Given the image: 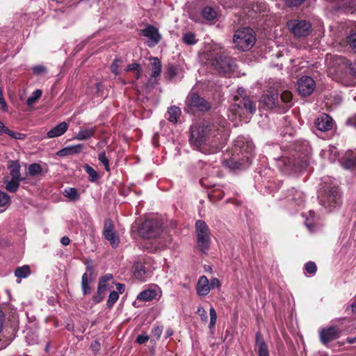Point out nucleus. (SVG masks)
Segmentation results:
<instances>
[{
    "label": "nucleus",
    "instance_id": "nucleus-1",
    "mask_svg": "<svg viewBox=\"0 0 356 356\" xmlns=\"http://www.w3.org/2000/svg\"><path fill=\"white\" fill-rule=\"evenodd\" d=\"M229 136L227 122L204 121L191 128V142L204 154H214L225 145Z\"/></svg>",
    "mask_w": 356,
    "mask_h": 356
},
{
    "label": "nucleus",
    "instance_id": "nucleus-2",
    "mask_svg": "<svg viewBox=\"0 0 356 356\" xmlns=\"http://www.w3.org/2000/svg\"><path fill=\"white\" fill-rule=\"evenodd\" d=\"M253 149L254 145L248 138L237 137L232 149V156L226 161L227 166L232 170L249 166Z\"/></svg>",
    "mask_w": 356,
    "mask_h": 356
},
{
    "label": "nucleus",
    "instance_id": "nucleus-3",
    "mask_svg": "<svg viewBox=\"0 0 356 356\" xmlns=\"http://www.w3.org/2000/svg\"><path fill=\"white\" fill-rule=\"evenodd\" d=\"M304 152L301 148L295 150L292 155L293 158L288 156L289 153H285L283 156L275 158L277 167L282 171L289 172L301 171L307 168L309 161V148L307 143H304Z\"/></svg>",
    "mask_w": 356,
    "mask_h": 356
},
{
    "label": "nucleus",
    "instance_id": "nucleus-4",
    "mask_svg": "<svg viewBox=\"0 0 356 356\" xmlns=\"http://www.w3.org/2000/svg\"><path fill=\"white\" fill-rule=\"evenodd\" d=\"M204 56L214 69L220 74H228L234 67V60L219 47H215L212 51L206 52Z\"/></svg>",
    "mask_w": 356,
    "mask_h": 356
},
{
    "label": "nucleus",
    "instance_id": "nucleus-5",
    "mask_svg": "<svg viewBox=\"0 0 356 356\" xmlns=\"http://www.w3.org/2000/svg\"><path fill=\"white\" fill-rule=\"evenodd\" d=\"M234 100L236 102L230 106L228 114L232 121L243 120L246 114L253 115L256 113V104L249 97L245 96L240 99L235 96Z\"/></svg>",
    "mask_w": 356,
    "mask_h": 356
},
{
    "label": "nucleus",
    "instance_id": "nucleus-6",
    "mask_svg": "<svg viewBox=\"0 0 356 356\" xmlns=\"http://www.w3.org/2000/svg\"><path fill=\"white\" fill-rule=\"evenodd\" d=\"M233 42L237 49L242 51L249 50L256 42L254 32L250 28L239 29L234 35Z\"/></svg>",
    "mask_w": 356,
    "mask_h": 356
},
{
    "label": "nucleus",
    "instance_id": "nucleus-7",
    "mask_svg": "<svg viewBox=\"0 0 356 356\" xmlns=\"http://www.w3.org/2000/svg\"><path fill=\"white\" fill-rule=\"evenodd\" d=\"M211 106L203 97H200L195 92H191L186 99L185 110L188 113H195L196 111L206 112L211 109Z\"/></svg>",
    "mask_w": 356,
    "mask_h": 356
},
{
    "label": "nucleus",
    "instance_id": "nucleus-8",
    "mask_svg": "<svg viewBox=\"0 0 356 356\" xmlns=\"http://www.w3.org/2000/svg\"><path fill=\"white\" fill-rule=\"evenodd\" d=\"M287 27L296 38H304L309 35L312 25L305 19H291L287 22Z\"/></svg>",
    "mask_w": 356,
    "mask_h": 356
},
{
    "label": "nucleus",
    "instance_id": "nucleus-9",
    "mask_svg": "<svg viewBox=\"0 0 356 356\" xmlns=\"http://www.w3.org/2000/svg\"><path fill=\"white\" fill-rule=\"evenodd\" d=\"M162 231L161 222L157 220H145L139 229V233L143 238H153L160 235Z\"/></svg>",
    "mask_w": 356,
    "mask_h": 356
},
{
    "label": "nucleus",
    "instance_id": "nucleus-10",
    "mask_svg": "<svg viewBox=\"0 0 356 356\" xmlns=\"http://www.w3.org/2000/svg\"><path fill=\"white\" fill-rule=\"evenodd\" d=\"M195 226L197 234V245L202 252H205L210 245L209 227L203 220H197Z\"/></svg>",
    "mask_w": 356,
    "mask_h": 356
},
{
    "label": "nucleus",
    "instance_id": "nucleus-11",
    "mask_svg": "<svg viewBox=\"0 0 356 356\" xmlns=\"http://www.w3.org/2000/svg\"><path fill=\"white\" fill-rule=\"evenodd\" d=\"M103 236L110 242L113 248H116L120 243V238L116 231L115 230L113 221L107 218L104 223Z\"/></svg>",
    "mask_w": 356,
    "mask_h": 356
},
{
    "label": "nucleus",
    "instance_id": "nucleus-12",
    "mask_svg": "<svg viewBox=\"0 0 356 356\" xmlns=\"http://www.w3.org/2000/svg\"><path fill=\"white\" fill-rule=\"evenodd\" d=\"M299 94L302 96H309L316 88L314 80L309 76H302L297 82Z\"/></svg>",
    "mask_w": 356,
    "mask_h": 356
},
{
    "label": "nucleus",
    "instance_id": "nucleus-13",
    "mask_svg": "<svg viewBox=\"0 0 356 356\" xmlns=\"http://www.w3.org/2000/svg\"><path fill=\"white\" fill-rule=\"evenodd\" d=\"M279 95L277 92H270L262 95L259 100V105L264 109H272L279 106Z\"/></svg>",
    "mask_w": 356,
    "mask_h": 356
},
{
    "label": "nucleus",
    "instance_id": "nucleus-14",
    "mask_svg": "<svg viewBox=\"0 0 356 356\" xmlns=\"http://www.w3.org/2000/svg\"><path fill=\"white\" fill-rule=\"evenodd\" d=\"M143 36L148 38L147 44L149 47H152L157 44L161 39V36L159 33L156 28L153 26L149 25L145 29L142 31Z\"/></svg>",
    "mask_w": 356,
    "mask_h": 356
},
{
    "label": "nucleus",
    "instance_id": "nucleus-15",
    "mask_svg": "<svg viewBox=\"0 0 356 356\" xmlns=\"http://www.w3.org/2000/svg\"><path fill=\"white\" fill-rule=\"evenodd\" d=\"M339 330L336 326H330L323 328L320 331V339L324 345H327L329 342L339 338Z\"/></svg>",
    "mask_w": 356,
    "mask_h": 356
},
{
    "label": "nucleus",
    "instance_id": "nucleus-16",
    "mask_svg": "<svg viewBox=\"0 0 356 356\" xmlns=\"http://www.w3.org/2000/svg\"><path fill=\"white\" fill-rule=\"evenodd\" d=\"M315 124L319 131H327L332 129L334 122L330 115L323 113L316 119Z\"/></svg>",
    "mask_w": 356,
    "mask_h": 356
},
{
    "label": "nucleus",
    "instance_id": "nucleus-17",
    "mask_svg": "<svg viewBox=\"0 0 356 356\" xmlns=\"http://www.w3.org/2000/svg\"><path fill=\"white\" fill-rule=\"evenodd\" d=\"M255 351L258 356H269L268 346L259 332L255 335Z\"/></svg>",
    "mask_w": 356,
    "mask_h": 356
},
{
    "label": "nucleus",
    "instance_id": "nucleus-18",
    "mask_svg": "<svg viewBox=\"0 0 356 356\" xmlns=\"http://www.w3.org/2000/svg\"><path fill=\"white\" fill-rule=\"evenodd\" d=\"M113 280V277L111 273H107L102 276L98 282L97 289L99 291H102L104 293H106L108 291H111L113 288V284H114Z\"/></svg>",
    "mask_w": 356,
    "mask_h": 356
},
{
    "label": "nucleus",
    "instance_id": "nucleus-19",
    "mask_svg": "<svg viewBox=\"0 0 356 356\" xmlns=\"http://www.w3.org/2000/svg\"><path fill=\"white\" fill-rule=\"evenodd\" d=\"M97 131V126H88L81 127L79 132L74 136V138L79 140H84L94 136Z\"/></svg>",
    "mask_w": 356,
    "mask_h": 356
},
{
    "label": "nucleus",
    "instance_id": "nucleus-20",
    "mask_svg": "<svg viewBox=\"0 0 356 356\" xmlns=\"http://www.w3.org/2000/svg\"><path fill=\"white\" fill-rule=\"evenodd\" d=\"M196 291L197 293L200 296H205L209 293V281L206 276L203 275L199 278L196 286Z\"/></svg>",
    "mask_w": 356,
    "mask_h": 356
},
{
    "label": "nucleus",
    "instance_id": "nucleus-21",
    "mask_svg": "<svg viewBox=\"0 0 356 356\" xmlns=\"http://www.w3.org/2000/svg\"><path fill=\"white\" fill-rule=\"evenodd\" d=\"M83 148L84 145L83 144L70 145L60 149L56 154L62 157L74 155L80 153L83 149Z\"/></svg>",
    "mask_w": 356,
    "mask_h": 356
},
{
    "label": "nucleus",
    "instance_id": "nucleus-22",
    "mask_svg": "<svg viewBox=\"0 0 356 356\" xmlns=\"http://www.w3.org/2000/svg\"><path fill=\"white\" fill-rule=\"evenodd\" d=\"M68 129V124L65 122H62L58 125L49 130L47 134L48 138H53L59 137L63 135Z\"/></svg>",
    "mask_w": 356,
    "mask_h": 356
},
{
    "label": "nucleus",
    "instance_id": "nucleus-23",
    "mask_svg": "<svg viewBox=\"0 0 356 356\" xmlns=\"http://www.w3.org/2000/svg\"><path fill=\"white\" fill-rule=\"evenodd\" d=\"M339 6L346 13H356V0H340Z\"/></svg>",
    "mask_w": 356,
    "mask_h": 356
},
{
    "label": "nucleus",
    "instance_id": "nucleus-24",
    "mask_svg": "<svg viewBox=\"0 0 356 356\" xmlns=\"http://www.w3.org/2000/svg\"><path fill=\"white\" fill-rule=\"evenodd\" d=\"M11 178L23 180L20 177V165L18 161H10L8 165Z\"/></svg>",
    "mask_w": 356,
    "mask_h": 356
},
{
    "label": "nucleus",
    "instance_id": "nucleus-25",
    "mask_svg": "<svg viewBox=\"0 0 356 356\" xmlns=\"http://www.w3.org/2000/svg\"><path fill=\"white\" fill-rule=\"evenodd\" d=\"M157 296V293L156 290L154 289H147L140 292L138 296L137 299L141 301H150L153 299H155Z\"/></svg>",
    "mask_w": 356,
    "mask_h": 356
},
{
    "label": "nucleus",
    "instance_id": "nucleus-26",
    "mask_svg": "<svg viewBox=\"0 0 356 356\" xmlns=\"http://www.w3.org/2000/svg\"><path fill=\"white\" fill-rule=\"evenodd\" d=\"M289 195L287 197L289 200L294 201L298 204H301L304 201V195L301 191H299L294 188L289 191Z\"/></svg>",
    "mask_w": 356,
    "mask_h": 356
},
{
    "label": "nucleus",
    "instance_id": "nucleus-27",
    "mask_svg": "<svg viewBox=\"0 0 356 356\" xmlns=\"http://www.w3.org/2000/svg\"><path fill=\"white\" fill-rule=\"evenodd\" d=\"M168 120L171 122L176 123L181 115V109L175 106H171L168 108Z\"/></svg>",
    "mask_w": 356,
    "mask_h": 356
},
{
    "label": "nucleus",
    "instance_id": "nucleus-28",
    "mask_svg": "<svg viewBox=\"0 0 356 356\" xmlns=\"http://www.w3.org/2000/svg\"><path fill=\"white\" fill-rule=\"evenodd\" d=\"M151 66L152 76L155 78L159 76L161 71V63L160 60L156 57L153 58L152 59Z\"/></svg>",
    "mask_w": 356,
    "mask_h": 356
},
{
    "label": "nucleus",
    "instance_id": "nucleus-29",
    "mask_svg": "<svg viewBox=\"0 0 356 356\" xmlns=\"http://www.w3.org/2000/svg\"><path fill=\"white\" fill-rule=\"evenodd\" d=\"M21 181L22 179L14 178H11L9 180H5L6 189L10 193L16 192L19 188V182Z\"/></svg>",
    "mask_w": 356,
    "mask_h": 356
},
{
    "label": "nucleus",
    "instance_id": "nucleus-30",
    "mask_svg": "<svg viewBox=\"0 0 356 356\" xmlns=\"http://www.w3.org/2000/svg\"><path fill=\"white\" fill-rule=\"evenodd\" d=\"M65 197H67L70 201L75 202L79 199V194L75 188H67L63 191Z\"/></svg>",
    "mask_w": 356,
    "mask_h": 356
},
{
    "label": "nucleus",
    "instance_id": "nucleus-31",
    "mask_svg": "<svg viewBox=\"0 0 356 356\" xmlns=\"http://www.w3.org/2000/svg\"><path fill=\"white\" fill-rule=\"evenodd\" d=\"M202 15L207 20H212L217 16V12L213 8L207 6L203 8Z\"/></svg>",
    "mask_w": 356,
    "mask_h": 356
},
{
    "label": "nucleus",
    "instance_id": "nucleus-32",
    "mask_svg": "<svg viewBox=\"0 0 356 356\" xmlns=\"http://www.w3.org/2000/svg\"><path fill=\"white\" fill-rule=\"evenodd\" d=\"M10 203V197L4 192L0 191V213L4 211Z\"/></svg>",
    "mask_w": 356,
    "mask_h": 356
},
{
    "label": "nucleus",
    "instance_id": "nucleus-33",
    "mask_svg": "<svg viewBox=\"0 0 356 356\" xmlns=\"http://www.w3.org/2000/svg\"><path fill=\"white\" fill-rule=\"evenodd\" d=\"M347 42L353 49H356V22L351 27L350 34L347 37Z\"/></svg>",
    "mask_w": 356,
    "mask_h": 356
},
{
    "label": "nucleus",
    "instance_id": "nucleus-34",
    "mask_svg": "<svg viewBox=\"0 0 356 356\" xmlns=\"http://www.w3.org/2000/svg\"><path fill=\"white\" fill-rule=\"evenodd\" d=\"M328 155L329 160L333 162L337 158V149L335 147H329L328 149H323L321 152V156H325Z\"/></svg>",
    "mask_w": 356,
    "mask_h": 356
},
{
    "label": "nucleus",
    "instance_id": "nucleus-35",
    "mask_svg": "<svg viewBox=\"0 0 356 356\" xmlns=\"http://www.w3.org/2000/svg\"><path fill=\"white\" fill-rule=\"evenodd\" d=\"M31 273L29 266H23L17 268L15 271V275L18 278H26Z\"/></svg>",
    "mask_w": 356,
    "mask_h": 356
},
{
    "label": "nucleus",
    "instance_id": "nucleus-36",
    "mask_svg": "<svg viewBox=\"0 0 356 356\" xmlns=\"http://www.w3.org/2000/svg\"><path fill=\"white\" fill-rule=\"evenodd\" d=\"M342 165L346 169H351L356 167V153L352 156L347 154Z\"/></svg>",
    "mask_w": 356,
    "mask_h": 356
},
{
    "label": "nucleus",
    "instance_id": "nucleus-37",
    "mask_svg": "<svg viewBox=\"0 0 356 356\" xmlns=\"http://www.w3.org/2000/svg\"><path fill=\"white\" fill-rule=\"evenodd\" d=\"M42 91L40 89H37L35 90L31 96L28 98L26 101V104L29 106L34 104L42 96Z\"/></svg>",
    "mask_w": 356,
    "mask_h": 356
},
{
    "label": "nucleus",
    "instance_id": "nucleus-38",
    "mask_svg": "<svg viewBox=\"0 0 356 356\" xmlns=\"http://www.w3.org/2000/svg\"><path fill=\"white\" fill-rule=\"evenodd\" d=\"M42 167L38 163H32L28 168V172L31 176H37L42 172Z\"/></svg>",
    "mask_w": 356,
    "mask_h": 356
},
{
    "label": "nucleus",
    "instance_id": "nucleus-39",
    "mask_svg": "<svg viewBox=\"0 0 356 356\" xmlns=\"http://www.w3.org/2000/svg\"><path fill=\"white\" fill-rule=\"evenodd\" d=\"M145 273V267L142 264H138L136 266L134 275L137 279L144 280Z\"/></svg>",
    "mask_w": 356,
    "mask_h": 356
},
{
    "label": "nucleus",
    "instance_id": "nucleus-40",
    "mask_svg": "<svg viewBox=\"0 0 356 356\" xmlns=\"http://www.w3.org/2000/svg\"><path fill=\"white\" fill-rule=\"evenodd\" d=\"M183 41L188 45H193L197 42L195 35L191 32L186 33L183 35Z\"/></svg>",
    "mask_w": 356,
    "mask_h": 356
},
{
    "label": "nucleus",
    "instance_id": "nucleus-41",
    "mask_svg": "<svg viewBox=\"0 0 356 356\" xmlns=\"http://www.w3.org/2000/svg\"><path fill=\"white\" fill-rule=\"evenodd\" d=\"M119 298V294L117 291H112L110 292L107 300L106 305L108 308H111Z\"/></svg>",
    "mask_w": 356,
    "mask_h": 356
},
{
    "label": "nucleus",
    "instance_id": "nucleus-42",
    "mask_svg": "<svg viewBox=\"0 0 356 356\" xmlns=\"http://www.w3.org/2000/svg\"><path fill=\"white\" fill-rule=\"evenodd\" d=\"M93 273V268L90 266H87V272L82 275L81 285H87L89 284L90 277Z\"/></svg>",
    "mask_w": 356,
    "mask_h": 356
},
{
    "label": "nucleus",
    "instance_id": "nucleus-43",
    "mask_svg": "<svg viewBox=\"0 0 356 356\" xmlns=\"http://www.w3.org/2000/svg\"><path fill=\"white\" fill-rule=\"evenodd\" d=\"M98 160L103 164L106 171H110L109 161L105 152H102L98 156Z\"/></svg>",
    "mask_w": 356,
    "mask_h": 356
},
{
    "label": "nucleus",
    "instance_id": "nucleus-44",
    "mask_svg": "<svg viewBox=\"0 0 356 356\" xmlns=\"http://www.w3.org/2000/svg\"><path fill=\"white\" fill-rule=\"evenodd\" d=\"M83 168H84L85 171L88 173L89 177H90L91 181H94L97 180V177H98L97 173L91 166H90L88 164H86L83 166Z\"/></svg>",
    "mask_w": 356,
    "mask_h": 356
},
{
    "label": "nucleus",
    "instance_id": "nucleus-45",
    "mask_svg": "<svg viewBox=\"0 0 356 356\" xmlns=\"http://www.w3.org/2000/svg\"><path fill=\"white\" fill-rule=\"evenodd\" d=\"M280 98L282 102L286 103V104H290L291 102L293 95L291 92L289 90H284L282 92L280 95Z\"/></svg>",
    "mask_w": 356,
    "mask_h": 356
},
{
    "label": "nucleus",
    "instance_id": "nucleus-46",
    "mask_svg": "<svg viewBox=\"0 0 356 356\" xmlns=\"http://www.w3.org/2000/svg\"><path fill=\"white\" fill-rule=\"evenodd\" d=\"M140 65L138 63H132L131 65H129L127 67L126 70L127 71H136V79H139L140 77Z\"/></svg>",
    "mask_w": 356,
    "mask_h": 356
},
{
    "label": "nucleus",
    "instance_id": "nucleus-47",
    "mask_svg": "<svg viewBox=\"0 0 356 356\" xmlns=\"http://www.w3.org/2000/svg\"><path fill=\"white\" fill-rule=\"evenodd\" d=\"M305 269L309 274H314L316 271V265L314 262L308 261L305 265Z\"/></svg>",
    "mask_w": 356,
    "mask_h": 356
},
{
    "label": "nucleus",
    "instance_id": "nucleus-48",
    "mask_svg": "<svg viewBox=\"0 0 356 356\" xmlns=\"http://www.w3.org/2000/svg\"><path fill=\"white\" fill-rule=\"evenodd\" d=\"M209 314H210V323H209V327H213L217 320V314L216 312V310L213 307H211L209 309Z\"/></svg>",
    "mask_w": 356,
    "mask_h": 356
},
{
    "label": "nucleus",
    "instance_id": "nucleus-49",
    "mask_svg": "<svg viewBox=\"0 0 356 356\" xmlns=\"http://www.w3.org/2000/svg\"><path fill=\"white\" fill-rule=\"evenodd\" d=\"M10 341L11 340L9 337L0 334V350L6 348Z\"/></svg>",
    "mask_w": 356,
    "mask_h": 356
},
{
    "label": "nucleus",
    "instance_id": "nucleus-50",
    "mask_svg": "<svg viewBox=\"0 0 356 356\" xmlns=\"http://www.w3.org/2000/svg\"><path fill=\"white\" fill-rule=\"evenodd\" d=\"M309 216H310V218H307L305 220V225L307 226V227L308 228V229L310 232H312L313 231V222H314L313 218L314 217V212L310 211Z\"/></svg>",
    "mask_w": 356,
    "mask_h": 356
},
{
    "label": "nucleus",
    "instance_id": "nucleus-51",
    "mask_svg": "<svg viewBox=\"0 0 356 356\" xmlns=\"http://www.w3.org/2000/svg\"><path fill=\"white\" fill-rule=\"evenodd\" d=\"M105 295L106 293H103L102 291H99L97 289V293L92 296V300L95 303H99L104 300Z\"/></svg>",
    "mask_w": 356,
    "mask_h": 356
},
{
    "label": "nucleus",
    "instance_id": "nucleus-52",
    "mask_svg": "<svg viewBox=\"0 0 356 356\" xmlns=\"http://www.w3.org/2000/svg\"><path fill=\"white\" fill-rule=\"evenodd\" d=\"M284 1L289 7H297L303 3L305 0H284Z\"/></svg>",
    "mask_w": 356,
    "mask_h": 356
},
{
    "label": "nucleus",
    "instance_id": "nucleus-53",
    "mask_svg": "<svg viewBox=\"0 0 356 356\" xmlns=\"http://www.w3.org/2000/svg\"><path fill=\"white\" fill-rule=\"evenodd\" d=\"M162 332L163 327L160 325H154L152 331V333L156 338V339H160Z\"/></svg>",
    "mask_w": 356,
    "mask_h": 356
},
{
    "label": "nucleus",
    "instance_id": "nucleus-54",
    "mask_svg": "<svg viewBox=\"0 0 356 356\" xmlns=\"http://www.w3.org/2000/svg\"><path fill=\"white\" fill-rule=\"evenodd\" d=\"M337 60L345 64L347 67H348L351 72H353V74L355 73V68L349 60L341 57H339Z\"/></svg>",
    "mask_w": 356,
    "mask_h": 356
},
{
    "label": "nucleus",
    "instance_id": "nucleus-55",
    "mask_svg": "<svg viewBox=\"0 0 356 356\" xmlns=\"http://www.w3.org/2000/svg\"><path fill=\"white\" fill-rule=\"evenodd\" d=\"M6 134L11 136L15 139H23L24 138V135L23 134L19 132H14L8 129V131L6 132Z\"/></svg>",
    "mask_w": 356,
    "mask_h": 356
},
{
    "label": "nucleus",
    "instance_id": "nucleus-56",
    "mask_svg": "<svg viewBox=\"0 0 356 356\" xmlns=\"http://www.w3.org/2000/svg\"><path fill=\"white\" fill-rule=\"evenodd\" d=\"M177 73V69L174 65H170L168 67V75L170 79H173Z\"/></svg>",
    "mask_w": 356,
    "mask_h": 356
},
{
    "label": "nucleus",
    "instance_id": "nucleus-57",
    "mask_svg": "<svg viewBox=\"0 0 356 356\" xmlns=\"http://www.w3.org/2000/svg\"><path fill=\"white\" fill-rule=\"evenodd\" d=\"M33 72L35 74L39 75L46 72V68L42 65H36L33 67Z\"/></svg>",
    "mask_w": 356,
    "mask_h": 356
},
{
    "label": "nucleus",
    "instance_id": "nucleus-58",
    "mask_svg": "<svg viewBox=\"0 0 356 356\" xmlns=\"http://www.w3.org/2000/svg\"><path fill=\"white\" fill-rule=\"evenodd\" d=\"M149 337L147 334H140L136 339V342L139 344H143L149 340Z\"/></svg>",
    "mask_w": 356,
    "mask_h": 356
},
{
    "label": "nucleus",
    "instance_id": "nucleus-59",
    "mask_svg": "<svg viewBox=\"0 0 356 356\" xmlns=\"http://www.w3.org/2000/svg\"><path fill=\"white\" fill-rule=\"evenodd\" d=\"M210 290L214 288H219L220 286V282L216 277H213L209 282Z\"/></svg>",
    "mask_w": 356,
    "mask_h": 356
},
{
    "label": "nucleus",
    "instance_id": "nucleus-60",
    "mask_svg": "<svg viewBox=\"0 0 356 356\" xmlns=\"http://www.w3.org/2000/svg\"><path fill=\"white\" fill-rule=\"evenodd\" d=\"M0 104L1 106V108L3 111H8V106H7L6 102L3 98V91H2V89L1 87H0Z\"/></svg>",
    "mask_w": 356,
    "mask_h": 356
},
{
    "label": "nucleus",
    "instance_id": "nucleus-61",
    "mask_svg": "<svg viewBox=\"0 0 356 356\" xmlns=\"http://www.w3.org/2000/svg\"><path fill=\"white\" fill-rule=\"evenodd\" d=\"M119 62H120V60L119 59H115L111 66V70L112 72L114 73L115 74H118L119 73V72H118V68H119L118 63Z\"/></svg>",
    "mask_w": 356,
    "mask_h": 356
},
{
    "label": "nucleus",
    "instance_id": "nucleus-62",
    "mask_svg": "<svg viewBox=\"0 0 356 356\" xmlns=\"http://www.w3.org/2000/svg\"><path fill=\"white\" fill-rule=\"evenodd\" d=\"M197 314L198 315H200L202 319H207V312L206 310L202 307H199L197 308Z\"/></svg>",
    "mask_w": 356,
    "mask_h": 356
},
{
    "label": "nucleus",
    "instance_id": "nucleus-63",
    "mask_svg": "<svg viewBox=\"0 0 356 356\" xmlns=\"http://www.w3.org/2000/svg\"><path fill=\"white\" fill-rule=\"evenodd\" d=\"M346 124L347 125H350V126H353L354 127L356 128V115L353 116V117H350L347 120H346Z\"/></svg>",
    "mask_w": 356,
    "mask_h": 356
},
{
    "label": "nucleus",
    "instance_id": "nucleus-64",
    "mask_svg": "<svg viewBox=\"0 0 356 356\" xmlns=\"http://www.w3.org/2000/svg\"><path fill=\"white\" fill-rule=\"evenodd\" d=\"M81 289L84 295L89 294L91 292L89 284H87V285H81Z\"/></svg>",
    "mask_w": 356,
    "mask_h": 356
}]
</instances>
